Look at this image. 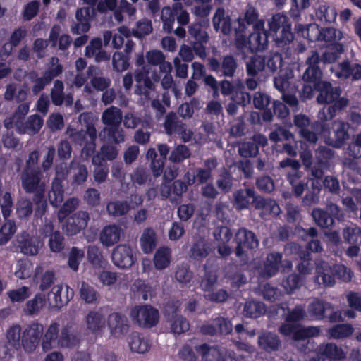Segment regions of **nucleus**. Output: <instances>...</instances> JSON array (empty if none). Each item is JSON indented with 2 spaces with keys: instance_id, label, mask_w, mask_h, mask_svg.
Wrapping results in <instances>:
<instances>
[{
  "instance_id": "f257e3e1",
  "label": "nucleus",
  "mask_w": 361,
  "mask_h": 361,
  "mask_svg": "<svg viewBox=\"0 0 361 361\" xmlns=\"http://www.w3.org/2000/svg\"><path fill=\"white\" fill-rule=\"evenodd\" d=\"M319 62V54L317 52H313L307 59L308 67L305 71L302 78L307 82L313 83L314 88L319 92L317 97L318 103L330 104L334 102L332 106L324 107L319 111V118L322 121H326L335 116L337 110L346 107L348 100L344 97H340L341 91L339 87H334L331 83L320 80L322 73L318 67Z\"/></svg>"
},
{
  "instance_id": "f03ea898",
  "label": "nucleus",
  "mask_w": 361,
  "mask_h": 361,
  "mask_svg": "<svg viewBox=\"0 0 361 361\" xmlns=\"http://www.w3.org/2000/svg\"><path fill=\"white\" fill-rule=\"evenodd\" d=\"M244 25L240 23L239 28L235 32V44L238 49L260 51L264 50L268 44V35L264 30V22L257 21L254 25V32L247 38L244 34Z\"/></svg>"
},
{
  "instance_id": "7ed1b4c3",
  "label": "nucleus",
  "mask_w": 361,
  "mask_h": 361,
  "mask_svg": "<svg viewBox=\"0 0 361 361\" xmlns=\"http://www.w3.org/2000/svg\"><path fill=\"white\" fill-rule=\"evenodd\" d=\"M80 121L85 123L86 132L68 128L67 135L80 145H83L85 140H87L82 150V154L87 157L94 152L96 147L97 130L94 126L96 118L91 113H83L80 116Z\"/></svg>"
},
{
  "instance_id": "20e7f679",
  "label": "nucleus",
  "mask_w": 361,
  "mask_h": 361,
  "mask_svg": "<svg viewBox=\"0 0 361 361\" xmlns=\"http://www.w3.org/2000/svg\"><path fill=\"white\" fill-rule=\"evenodd\" d=\"M282 56L275 52L267 56L254 55L245 63L246 71L249 75L255 76L260 73H274L282 66Z\"/></svg>"
},
{
  "instance_id": "39448f33",
  "label": "nucleus",
  "mask_w": 361,
  "mask_h": 361,
  "mask_svg": "<svg viewBox=\"0 0 361 361\" xmlns=\"http://www.w3.org/2000/svg\"><path fill=\"white\" fill-rule=\"evenodd\" d=\"M269 32L279 47H283L293 39L291 22L287 16L276 13L268 21Z\"/></svg>"
},
{
  "instance_id": "423d86ee",
  "label": "nucleus",
  "mask_w": 361,
  "mask_h": 361,
  "mask_svg": "<svg viewBox=\"0 0 361 361\" xmlns=\"http://www.w3.org/2000/svg\"><path fill=\"white\" fill-rule=\"evenodd\" d=\"M22 186L29 193H33L35 201L43 199L46 191L47 181L42 173L35 169H25L22 175Z\"/></svg>"
},
{
  "instance_id": "0eeeda50",
  "label": "nucleus",
  "mask_w": 361,
  "mask_h": 361,
  "mask_svg": "<svg viewBox=\"0 0 361 361\" xmlns=\"http://www.w3.org/2000/svg\"><path fill=\"white\" fill-rule=\"evenodd\" d=\"M235 255L243 260L248 259L249 251L257 248L259 241L255 234L245 228H240L235 234Z\"/></svg>"
},
{
  "instance_id": "6e6552de",
  "label": "nucleus",
  "mask_w": 361,
  "mask_h": 361,
  "mask_svg": "<svg viewBox=\"0 0 361 361\" xmlns=\"http://www.w3.org/2000/svg\"><path fill=\"white\" fill-rule=\"evenodd\" d=\"M131 319L142 326H152L159 321L158 311L148 305L135 307L130 312Z\"/></svg>"
},
{
  "instance_id": "1a4fd4ad",
  "label": "nucleus",
  "mask_w": 361,
  "mask_h": 361,
  "mask_svg": "<svg viewBox=\"0 0 361 361\" xmlns=\"http://www.w3.org/2000/svg\"><path fill=\"white\" fill-rule=\"evenodd\" d=\"M317 350V355L310 357L308 361H342L346 357L343 349L333 343L321 344Z\"/></svg>"
},
{
  "instance_id": "9d476101",
  "label": "nucleus",
  "mask_w": 361,
  "mask_h": 361,
  "mask_svg": "<svg viewBox=\"0 0 361 361\" xmlns=\"http://www.w3.org/2000/svg\"><path fill=\"white\" fill-rule=\"evenodd\" d=\"M112 259L116 267L122 269L129 268L136 260L135 252L130 245L121 244L114 249Z\"/></svg>"
},
{
  "instance_id": "9b49d317",
  "label": "nucleus",
  "mask_w": 361,
  "mask_h": 361,
  "mask_svg": "<svg viewBox=\"0 0 361 361\" xmlns=\"http://www.w3.org/2000/svg\"><path fill=\"white\" fill-rule=\"evenodd\" d=\"M42 333V325L37 323L31 324L23 331L21 341L26 352L31 353L36 349Z\"/></svg>"
},
{
  "instance_id": "f8f14e48",
  "label": "nucleus",
  "mask_w": 361,
  "mask_h": 361,
  "mask_svg": "<svg viewBox=\"0 0 361 361\" xmlns=\"http://www.w3.org/2000/svg\"><path fill=\"white\" fill-rule=\"evenodd\" d=\"M335 140H333L329 137L330 131L324 126L321 127V135L324 137V140L329 145H333L336 147H339L345 140H348L349 135L348 133V124L341 121H336L334 123Z\"/></svg>"
},
{
  "instance_id": "ddd939ff",
  "label": "nucleus",
  "mask_w": 361,
  "mask_h": 361,
  "mask_svg": "<svg viewBox=\"0 0 361 361\" xmlns=\"http://www.w3.org/2000/svg\"><path fill=\"white\" fill-rule=\"evenodd\" d=\"M124 235L121 226L111 224L105 226L99 233V241L105 247H111L118 243Z\"/></svg>"
},
{
  "instance_id": "4468645a",
  "label": "nucleus",
  "mask_w": 361,
  "mask_h": 361,
  "mask_svg": "<svg viewBox=\"0 0 361 361\" xmlns=\"http://www.w3.org/2000/svg\"><path fill=\"white\" fill-rule=\"evenodd\" d=\"M233 330L231 322L225 317L216 316L212 323L204 324L201 327V331L204 334L214 335L220 334L222 335L229 334Z\"/></svg>"
},
{
  "instance_id": "2eb2a0df",
  "label": "nucleus",
  "mask_w": 361,
  "mask_h": 361,
  "mask_svg": "<svg viewBox=\"0 0 361 361\" xmlns=\"http://www.w3.org/2000/svg\"><path fill=\"white\" fill-rule=\"evenodd\" d=\"M84 324L89 331L92 334H99L105 327L106 318L102 310H90L85 315Z\"/></svg>"
},
{
  "instance_id": "dca6fc26",
  "label": "nucleus",
  "mask_w": 361,
  "mask_h": 361,
  "mask_svg": "<svg viewBox=\"0 0 361 361\" xmlns=\"http://www.w3.org/2000/svg\"><path fill=\"white\" fill-rule=\"evenodd\" d=\"M90 220L87 212L79 211L68 219L66 226L63 228L68 235H73L84 229Z\"/></svg>"
},
{
  "instance_id": "f3484780",
  "label": "nucleus",
  "mask_w": 361,
  "mask_h": 361,
  "mask_svg": "<svg viewBox=\"0 0 361 361\" xmlns=\"http://www.w3.org/2000/svg\"><path fill=\"white\" fill-rule=\"evenodd\" d=\"M44 123L43 119L38 115L34 114L28 117L26 121H18L13 127L19 134H28L34 135L42 128Z\"/></svg>"
},
{
  "instance_id": "a211bd4d",
  "label": "nucleus",
  "mask_w": 361,
  "mask_h": 361,
  "mask_svg": "<svg viewBox=\"0 0 361 361\" xmlns=\"http://www.w3.org/2000/svg\"><path fill=\"white\" fill-rule=\"evenodd\" d=\"M280 253L272 252L267 255L263 265L259 267V274L261 277L267 279L276 274L279 264L282 262Z\"/></svg>"
},
{
  "instance_id": "6ab92c4d",
  "label": "nucleus",
  "mask_w": 361,
  "mask_h": 361,
  "mask_svg": "<svg viewBox=\"0 0 361 361\" xmlns=\"http://www.w3.org/2000/svg\"><path fill=\"white\" fill-rule=\"evenodd\" d=\"M333 267L328 263L322 261L316 265L315 281L319 285L326 287L333 286L335 284Z\"/></svg>"
},
{
  "instance_id": "aec40b11",
  "label": "nucleus",
  "mask_w": 361,
  "mask_h": 361,
  "mask_svg": "<svg viewBox=\"0 0 361 361\" xmlns=\"http://www.w3.org/2000/svg\"><path fill=\"white\" fill-rule=\"evenodd\" d=\"M94 13V9L88 7L81 8L76 12L77 24L71 28L73 33L80 34L90 30V20Z\"/></svg>"
},
{
  "instance_id": "412c9836",
  "label": "nucleus",
  "mask_w": 361,
  "mask_h": 361,
  "mask_svg": "<svg viewBox=\"0 0 361 361\" xmlns=\"http://www.w3.org/2000/svg\"><path fill=\"white\" fill-rule=\"evenodd\" d=\"M111 334L115 337H120L128 331V325L127 319L118 313L111 314L107 320Z\"/></svg>"
},
{
  "instance_id": "4be33fe9",
  "label": "nucleus",
  "mask_w": 361,
  "mask_h": 361,
  "mask_svg": "<svg viewBox=\"0 0 361 361\" xmlns=\"http://www.w3.org/2000/svg\"><path fill=\"white\" fill-rule=\"evenodd\" d=\"M42 243L35 236H31L27 233H23L20 235V245L22 252L28 255H35L39 249L42 246Z\"/></svg>"
},
{
  "instance_id": "5701e85b",
  "label": "nucleus",
  "mask_w": 361,
  "mask_h": 361,
  "mask_svg": "<svg viewBox=\"0 0 361 361\" xmlns=\"http://www.w3.org/2000/svg\"><path fill=\"white\" fill-rule=\"evenodd\" d=\"M330 309H331L330 303L314 298L307 306V316L312 319L320 320L324 318L326 311Z\"/></svg>"
},
{
  "instance_id": "b1692460",
  "label": "nucleus",
  "mask_w": 361,
  "mask_h": 361,
  "mask_svg": "<svg viewBox=\"0 0 361 361\" xmlns=\"http://www.w3.org/2000/svg\"><path fill=\"white\" fill-rule=\"evenodd\" d=\"M141 250L145 254L152 253L157 246V233L152 228L143 230L139 240Z\"/></svg>"
},
{
  "instance_id": "393cba45",
  "label": "nucleus",
  "mask_w": 361,
  "mask_h": 361,
  "mask_svg": "<svg viewBox=\"0 0 361 361\" xmlns=\"http://www.w3.org/2000/svg\"><path fill=\"white\" fill-rule=\"evenodd\" d=\"M22 334L19 325H13L6 330L5 345L9 352L14 351L20 347Z\"/></svg>"
},
{
  "instance_id": "a878e982",
  "label": "nucleus",
  "mask_w": 361,
  "mask_h": 361,
  "mask_svg": "<svg viewBox=\"0 0 361 361\" xmlns=\"http://www.w3.org/2000/svg\"><path fill=\"white\" fill-rule=\"evenodd\" d=\"M209 25L208 19L194 23L188 27V32L197 42L206 43L209 39V36L207 32L202 30V27H207Z\"/></svg>"
},
{
  "instance_id": "bb28decb",
  "label": "nucleus",
  "mask_w": 361,
  "mask_h": 361,
  "mask_svg": "<svg viewBox=\"0 0 361 361\" xmlns=\"http://www.w3.org/2000/svg\"><path fill=\"white\" fill-rule=\"evenodd\" d=\"M59 330V325L58 324L52 323L49 325L42 338V347L44 351L58 347Z\"/></svg>"
},
{
  "instance_id": "cd10ccee",
  "label": "nucleus",
  "mask_w": 361,
  "mask_h": 361,
  "mask_svg": "<svg viewBox=\"0 0 361 361\" xmlns=\"http://www.w3.org/2000/svg\"><path fill=\"white\" fill-rule=\"evenodd\" d=\"M259 346L267 352L277 350L280 347L281 342L276 334L264 332L258 337Z\"/></svg>"
},
{
  "instance_id": "c85d7f7f",
  "label": "nucleus",
  "mask_w": 361,
  "mask_h": 361,
  "mask_svg": "<svg viewBox=\"0 0 361 361\" xmlns=\"http://www.w3.org/2000/svg\"><path fill=\"white\" fill-rule=\"evenodd\" d=\"M213 25L216 31L221 30L225 35L231 30V19L222 8H218L213 17Z\"/></svg>"
},
{
  "instance_id": "c756f323",
  "label": "nucleus",
  "mask_w": 361,
  "mask_h": 361,
  "mask_svg": "<svg viewBox=\"0 0 361 361\" xmlns=\"http://www.w3.org/2000/svg\"><path fill=\"white\" fill-rule=\"evenodd\" d=\"M171 251L167 247H159L154 253L153 262L156 269L162 270L167 268L171 263Z\"/></svg>"
},
{
  "instance_id": "7c9ffc66",
  "label": "nucleus",
  "mask_w": 361,
  "mask_h": 361,
  "mask_svg": "<svg viewBox=\"0 0 361 361\" xmlns=\"http://www.w3.org/2000/svg\"><path fill=\"white\" fill-rule=\"evenodd\" d=\"M101 119L105 127L120 126L122 121V112L118 108L111 106L104 110Z\"/></svg>"
},
{
  "instance_id": "2f4dec72",
  "label": "nucleus",
  "mask_w": 361,
  "mask_h": 361,
  "mask_svg": "<svg viewBox=\"0 0 361 361\" xmlns=\"http://www.w3.org/2000/svg\"><path fill=\"white\" fill-rule=\"evenodd\" d=\"M295 30L298 33L309 41L321 40L322 30L319 29L317 24L312 23L306 26L298 24L295 25Z\"/></svg>"
},
{
  "instance_id": "473e14b6",
  "label": "nucleus",
  "mask_w": 361,
  "mask_h": 361,
  "mask_svg": "<svg viewBox=\"0 0 361 361\" xmlns=\"http://www.w3.org/2000/svg\"><path fill=\"white\" fill-rule=\"evenodd\" d=\"M294 123L297 127L300 128V135L306 140L312 143H315L317 142V135L305 128L310 124V119L307 116L302 114L295 116L294 118Z\"/></svg>"
},
{
  "instance_id": "72a5a7b5",
  "label": "nucleus",
  "mask_w": 361,
  "mask_h": 361,
  "mask_svg": "<svg viewBox=\"0 0 361 361\" xmlns=\"http://www.w3.org/2000/svg\"><path fill=\"white\" fill-rule=\"evenodd\" d=\"M197 354L201 357V361H216L221 351L216 346L201 344L195 347Z\"/></svg>"
},
{
  "instance_id": "f704fd0d",
  "label": "nucleus",
  "mask_w": 361,
  "mask_h": 361,
  "mask_svg": "<svg viewBox=\"0 0 361 361\" xmlns=\"http://www.w3.org/2000/svg\"><path fill=\"white\" fill-rule=\"evenodd\" d=\"M293 77V73L290 69L283 70L274 79L275 87L282 93L293 89L290 81Z\"/></svg>"
},
{
  "instance_id": "c9c22d12",
  "label": "nucleus",
  "mask_w": 361,
  "mask_h": 361,
  "mask_svg": "<svg viewBox=\"0 0 361 361\" xmlns=\"http://www.w3.org/2000/svg\"><path fill=\"white\" fill-rule=\"evenodd\" d=\"M99 137L103 140H111L115 143L123 142L125 140L123 130L120 126L104 127L99 133Z\"/></svg>"
},
{
  "instance_id": "e433bc0d",
  "label": "nucleus",
  "mask_w": 361,
  "mask_h": 361,
  "mask_svg": "<svg viewBox=\"0 0 361 361\" xmlns=\"http://www.w3.org/2000/svg\"><path fill=\"white\" fill-rule=\"evenodd\" d=\"M354 328L349 324L334 325L327 331V337L333 339H342L350 336Z\"/></svg>"
},
{
  "instance_id": "4c0bfd02",
  "label": "nucleus",
  "mask_w": 361,
  "mask_h": 361,
  "mask_svg": "<svg viewBox=\"0 0 361 361\" xmlns=\"http://www.w3.org/2000/svg\"><path fill=\"white\" fill-rule=\"evenodd\" d=\"M209 250V245L204 238H195L190 250L191 257L201 259L207 256Z\"/></svg>"
},
{
  "instance_id": "58836bf2",
  "label": "nucleus",
  "mask_w": 361,
  "mask_h": 361,
  "mask_svg": "<svg viewBox=\"0 0 361 361\" xmlns=\"http://www.w3.org/2000/svg\"><path fill=\"white\" fill-rule=\"evenodd\" d=\"M130 210V205L127 201H111L106 205V211L109 216L118 217L125 215Z\"/></svg>"
},
{
  "instance_id": "ea45409f",
  "label": "nucleus",
  "mask_w": 361,
  "mask_h": 361,
  "mask_svg": "<svg viewBox=\"0 0 361 361\" xmlns=\"http://www.w3.org/2000/svg\"><path fill=\"white\" fill-rule=\"evenodd\" d=\"M255 207L257 209H262V214H273L277 215L280 213V207L277 203L271 199H263L257 197L255 200Z\"/></svg>"
},
{
  "instance_id": "a19ab883",
  "label": "nucleus",
  "mask_w": 361,
  "mask_h": 361,
  "mask_svg": "<svg viewBox=\"0 0 361 361\" xmlns=\"http://www.w3.org/2000/svg\"><path fill=\"white\" fill-rule=\"evenodd\" d=\"M315 15L321 22L331 23L336 20L337 13L334 8L320 4L316 9Z\"/></svg>"
},
{
  "instance_id": "79ce46f5",
  "label": "nucleus",
  "mask_w": 361,
  "mask_h": 361,
  "mask_svg": "<svg viewBox=\"0 0 361 361\" xmlns=\"http://www.w3.org/2000/svg\"><path fill=\"white\" fill-rule=\"evenodd\" d=\"M63 286L61 285L54 286L48 295L49 305L51 307H60L66 304L68 301V297H62L61 292Z\"/></svg>"
},
{
  "instance_id": "37998d69",
  "label": "nucleus",
  "mask_w": 361,
  "mask_h": 361,
  "mask_svg": "<svg viewBox=\"0 0 361 361\" xmlns=\"http://www.w3.org/2000/svg\"><path fill=\"white\" fill-rule=\"evenodd\" d=\"M30 109V104L28 103H23L18 106L17 110L13 114V115L5 119L4 125L6 128H13L16 126L18 121L21 122L23 121L25 115L27 114Z\"/></svg>"
},
{
  "instance_id": "c03bdc74",
  "label": "nucleus",
  "mask_w": 361,
  "mask_h": 361,
  "mask_svg": "<svg viewBox=\"0 0 361 361\" xmlns=\"http://www.w3.org/2000/svg\"><path fill=\"white\" fill-rule=\"evenodd\" d=\"M129 346L132 351L138 353H145L149 349L148 340L142 337L138 334H133L130 338Z\"/></svg>"
},
{
  "instance_id": "a18cd8bd",
  "label": "nucleus",
  "mask_w": 361,
  "mask_h": 361,
  "mask_svg": "<svg viewBox=\"0 0 361 361\" xmlns=\"http://www.w3.org/2000/svg\"><path fill=\"white\" fill-rule=\"evenodd\" d=\"M266 312L265 306L260 302H247L243 309V314L247 317L257 318Z\"/></svg>"
},
{
  "instance_id": "49530a36",
  "label": "nucleus",
  "mask_w": 361,
  "mask_h": 361,
  "mask_svg": "<svg viewBox=\"0 0 361 361\" xmlns=\"http://www.w3.org/2000/svg\"><path fill=\"white\" fill-rule=\"evenodd\" d=\"M343 237L346 243L358 244L361 243V229L355 224H350L343 229Z\"/></svg>"
},
{
  "instance_id": "de8ad7c7",
  "label": "nucleus",
  "mask_w": 361,
  "mask_h": 361,
  "mask_svg": "<svg viewBox=\"0 0 361 361\" xmlns=\"http://www.w3.org/2000/svg\"><path fill=\"white\" fill-rule=\"evenodd\" d=\"M253 197L254 191L251 189L240 190L234 193L235 204L239 209L247 208Z\"/></svg>"
},
{
  "instance_id": "09e8293b",
  "label": "nucleus",
  "mask_w": 361,
  "mask_h": 361,
  "mask_svg": "<svg viewBox=\"0 0 361 361\" xmlns=\"http://www.w3.org/2000/svg\"><path fill=\"white\" fill-rule=\"evenodd\" d=\"M78 343L79 339L69 329L65 328L62 330L58 341V347L72 348L76 346Z\"/></svg>"
},
{
  "instance_id": "8fccbe9b",
  "label": "nucleus",
  "mask_w": 361,
  "mask_h": 361,
  "mask_svg": "<svg viewBox=\"0 0 361 361\" xmlns=\"http://www.w3.org/2000/svg\"><path fill=\"white\" fill-rule=\"evenodd\" d=\"M16 231V225L14 221H6L0 228V245L7 243Z\"/></svg>"
},
{
  "instance_id": "3c124183",
  "label": "nucleus",
  "mask_w": 361,
  "mask_h": 361,
  "mask_svg": "<svg viewBox=\"0 0 361 361\" xmlns=\"http://www.w3.org/2000/svg\"><path fill=\"white\" fill-rule=\"evenodd\" d=\"M63 200V190L60 182L53 181L49 192V200L54 207H58Z\"/></svg>"
},
{
  "instance_id": "603ef678",
  "label": "nucleus",
  "mask_w": 361,
  "mask_h": 361,
  "mask_svg": "<svg viewBox=\"0 0 361 361\" xmlns=\"http://www.w3.org/2000/svg\"><path fill=\"white\" fill-rule=\"evenodd\" d=\"M301 177L302 173L300 171L288 173V180L297 196L301 195L306 187V183L300 180Z\"/></svg>"
},
{
  "instance_id": "864d4df0",
  "label": "nucleus",
  "mask_w": 361,
  "mask_h": 361,
  "mask_svg": "<svg viewBox=\"0 0 361 361\" xmlns=\"http://www.w3.org/2000/svg\"><path fill=\"white\" fill-rule=\"evenodd\" d=\"M32 202L27 198L22 197L16 203V214L20 219H25L32 213Z\"/></svg>"
},
{
  "instance_id": "5fc2aeb1",
  "label": "nucleus",
  "mask_w": 361,
  "mask_h": 361,
  "mask_svg": "<svg viewBox=\"0 0 361 361\" xmlns=\"http://www.w3.org/2000/svg\"><path fill=\"white\" fill-rule=\"evenodd\" d=\"M171 331L174 334H180L187 331L190 325L188 322L181 316L173 317L170 320Z\"/></svg>"
},
{
  "instance_id": "6e6d98bb",
  "label": "nucleus",
  "mask_w": 361,
  "mask_h": 361,
  "mask_svg": "<svg viewBox=\"0 0 361 361\" xmlns=\"http://www.w3.org/2000/svg\"><path fill=\"white\" fill-rule=\"evenodd\" d=\"M92 164L97 166L93 173L95 181L100 183L106 180L108 176L109 169L107 166L100 164L99 156H94L92 158Z\"/></svg>"
},
{
  "instance_id": "4d7b16f0",
  "label": "nucleus",
  "mask_w": 361,
  "mask_h": 361,
  "mask_svg": "<svg viewBox=\"0 0 361 361\" xmlns=\"http://www.w3.org/2000/svg\"><path fill=\"white\" fill-rule=\"evenodd\" d=\"M80 294L82 300L86 303H95L98 298V293L94 288L85 283H82Z\"/></svg>"
},
{
  "instance_id": "13d9d810",
  "label": "nucleus",
  "mask_w": 361,
  "mask_h": 361,
  "mask_svg": "<svg viewBox=\"0 0 361 361\" xmlns=\"http://www.w3.org/2000/svg\"><path fill=\"white\" fill-rule=\"evenodd\" d=\"M46 302L44 296L42 294H37L33 299L27 302L25 310L28 314L36 313L46 305Z\"/></svg>"
},
{
  "instance_id": "bf43d9fd",
  "label": "nucleus",
  "mask_w": 361,
  "mask_h": 361,
  "mask_svg": "<svg viewBox=\"0 0 361 361\" xmlns=\"http://www.w3.org/2000/svg\"><path fill=\"white\" fill-rule=\"evenodd\" d=\"M312 216L316 224L323 228L328 227L333 224V219L324 210L317 208L314 209Z\"/></svg>"
},
{
  "instance_id": "052dcab7",
  "label": "nucleus",
  "mask_w": 361,
  "mask_h": 361,
  "mask_svg": "<svg viewBox=\"0 0 361 361\" xmlns=\"http://www.w3.org/2000/svg\"><path fill=\"white\" fill-rule=\"evenodd\" d=\"M301 285V279L297 274L289 275L281 283V286L284 288L286 293L288 294L293 293L296 289H298Z\"/></svg>"
},
{
  "instance_id": "680f3d73",
  "label": "nucleus",
  "mask_w": 361,
  "mask_h": 361,
  "mask_svg": "<svg viewBox=\"0 0 361 361\" xmlns=\"http://www.w3.org/2000/svg\"><path fill=\"white\" fill-rule=\"evenodd\" d=\"M343 37L342 32L334 27H327L322 30L321 40L337 43Z\"/></svg>"
},
{
  "instance_id": "e2e57ef3",
  "label": "nucleus",
  "mask_w": 361,
  "mask_h": 361,
  "mask_svg": "<svg viewBox=\"0 0 361 361\" xmlns=\"http://www.w3.org/2000/svg\"><path fill=\"white\" fill-rule=\"evenodd\" d=\"M174 11L173 8L165 6L161 10V20L163 22V29L166 32H171L175 21L173 16Z\"/></svg>"
},
{
  "instance_id": "0e129e2a",
  "label": "nucleus",
  "mask_w": 361,
  "mask_h": 361,
  "mask_svg": "<svg viewBox=\"0 0 361 361\" xmlns=\"http://www.w3.org/2000/svg\"><path fill=\"white\" fill-rule=\"evenodd\" d=\"M190 152L188 147L185 145L177 146L171 153L169 160L173 163H178L189 158Z\"/></svg>"
},
{
  "instance_id": "69168bd1",
  "label": "nucleus",
  "mask_w": 361,
  "mask_h": 361,
  "mask_svg": "<svg viewBox=\"0 0 361 361\" xmlns=\"http://www.w3.org/2000/svg\"><path fill=\"white\" fill-rule=\"evenodd\" d=\"M78 205V200L76 198H70L66 200L58 212V219L62 221L66 217L74 211Z\"/></svg>"
},
{
  "instance_id": "338daca9",
  "label": "nucleus",
  "mask_w": 361,
  "mask_h": 361,
  "mask_svg": "<svg viewBox=\"0 0 361 361\" xmlns=\"http://www.w3.org/2000/svg\"><path fill=\"white\" fill-rule=\"evenodd\" d=\"M7 295L13 302H20L30 295V291L28 287L23 286L20 288L8 291Z\"/></svg>"
},
{
  "instance_id": "774afa93",
  "label": "nucleus",
  "mask_w": 361,
  "mask_h": 361,
  "mask_svg": "<svg viewBox=\"0 0 361 361\" xmlns=\"http://www.w3.org/2000/svg\"><path fill=\"white\" fill-rule=\"evenodd\" d=\"M128 60L129 59L122 52H115L112 57L114 68L118 72L126 71L129 66Z\"/></svg>"
}]
</instances>
